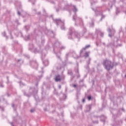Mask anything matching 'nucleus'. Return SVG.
<instances>
[{
    "mask_svg": "<svg viewBox=\"0 0 126 126\" xmlns=\"http://www.w3.org/2000/svg\"><path fill=\"white\" fill-rule=\"evenodd\" d=\"M76 76L77 78H79L80 77V75L79 74V70L78 69H77V71L76 72Z\"/></svg>",
    "mask_w": 126,
    "mask_h": 126,
    "instance_id": "11",
    "label": "nucleus"
},
{
    "mask_svg": "<svg viewBox=\"0 0 126 126\" xmlns=\"http://www.w3.org/2000/svg\"><path fill=\"white\" fill-rule=\"evenodd\" d=\"M90 35L93 37V39H94V38H95V34H93V33H90Z\"/></svg>",
    "mask_w": 126,
    "mask_h": 126,
    "instance_id": "21",
    "label": "nucleus"
},
{
    "mask_svg": "<svg viewBox=\"0 0 126 126\" xmlns=\"http://www.w3.org/2000/svg\"><path fill=\"white\" fill-rule=\"evenodd\" d=\"M116 13L117 15H118V13H120V11L119 10V9H118V8L116 9Z\"/></svg>",
    "mask_w": 126,
    "mask_h": 126,
    "instance_id": "22",
    "label": "nucleus"
},
{
    "mask_svg": "<svg viewBox=\"0 0 126 126\" xmlns=\"http://www.w3.org/2000/svg\"><path fill=\"white\" fill-rule=\"evenodd\" d=\"M68 74H69V75H73V73L72 72V71L71 70H68Z\"/></svg>",
    "mask_w": 126,
    "mask_h": 126,
    "instance_id": "14",
    "label": "nucleus"
},
{
    "mask_svg": "<svg viewBox=\"0 0 126 126\" xmlns=\"http://www.w3.org/2000/svg\"><path fill=\"white\" fill-rule=\"evenodd\" d=\"M67 37L68 39H70V40H72V39H73V37H77V32H75L74 28L70 27L69 29Z\"/></svg>",
    "mask_w": 126,
    "mask_h": 126,
    "instance_id": "3",
    "label": "nucleus"
},
{
    "mask_svg": "<svg viewBox=\"0 0 126 126\" xmlns=\"http://www.w3.org/2000/svg\"><path fill=\"white\" fill-rule=\"evenodd\" d=\"M14 106H15V105H14V104H12V107L13 108H14Z\"/></svg>",
    "mask_w": 126,
    "mask_h": 126,
    "instance_id": "35",
    "label": "nucleus"
},
{
    "mask_svg": "<svg viewBox=\"0 0 126 126\" xmlns=\"http://www.w3.org/2000/svg\"><path fill=\"white\" fill-rule=\"evenodd\" d=\"M51 2H52V3H55V2L54 1Z\"/></svg>",
    "mask_w": 126,
    "mask_h": 126,
    "instance_id": "43",
    "label": "nucleus"
},
{
    "mask_svg": "<svg viewBox=\"0 0 126 126\" xmlns=\"http://www.w3.org/2000/svg\"><path fill=\"white\" fill-rule=\"evenodd\" d=\"M55 45H60V43H55Z\"/></svg>",
    "mask_w": 126,
    "mask_h": 126,
    "instance_id": "38",
    "label": "nucleus"
},
{
    "mask_svg": "<svg viewBox=\"0 0 126 126\" xmlns=\"http://www.w3.org/2000/svg\"><path fill=\"white\" fill-rule=\"evenodd\" d=\"M24 96H27V97H30V96H31V94H26V93L25 92H24Z\"/></svg>",
    "mask_w": 126,
    "mask_h": 126,
    "instance_id": "18",
    "label": "nucleus"
},
{
    "mask_svg": "<svg viewBox=\"0 0 126 126\" xmlns=\"http://www.w3.org/2000/svg\"><path fill=\"white\" fill-rule=\"evenodd\" d=\"M90 62H91V59L89 58V61L88 62V64H89L90 63Z\"/></svg>",
    "mask_w": 126,
    "mask_h": 126,
    "instance_id": "24",
    "label": "nucleus"
},
{
    "mask_svg": "<svg viewBox=\"0 0 126 126\" xmlns=\"http://www.w3.org/2000/svg\"><path fill=\"white\" fill-rule=\"evenodd\" d=\"M33 11H34V12H36L37 11V10H36V9H33Z\"/></svg>",
    "mask_w": 126,
    "mask_h": 126,
    "instance_id": "36",
    "label": "nucleus"
},
{
    "mask_svg": "<svg viewBox=\"0 0 126 126\" xmlns=\"http://www.w3.org/2000/svg\"><path fill=\"white\" fill-rule=\"evenodd\" d=\"M67 10H68L70 14H71V10L74 13V15H73V20L75 21V25L76 26H81L83 27L84 26V22L82 18L77 17L76 12L78 11L77 8L75 5H67L66 6Z\"/></svg>",
    "mask_w": 126,
    "mask_h": 126,
    "instance_id": "1",
    "label": "nucleus"
},
{
    "mask_svg": "<svg viewBox=\"0 0 126 126\" xmlns=\"http://www.w3.org/2000/svg\"><path fill=\"white\" fill-rule=\"evenodd\" d=\"M55 22L57 25H62V24H63L64 21H62L61 19H55Z\"/></svg>",
    "mask_w": 126,
    "mask_h": 126,
    "instance_id": "8",
    "label": "nucleus"
},
{
    "mask_svg": "<svg viewBox=\"0 0 126 126\" xmlns=\"http://www.w3.org/2000/svg\"><path fill=\"white\" fill-rule=\"evenodd\" d=\"M35 14H37V15H40L41 14V12H38L37 13H35Z\"/></svg>",
    "mask_w": 126,
    "mask_h": 126,
    "instance_id": "23",
    "label": "nucleus"
},
{
    "mask_svg": "<svg viewBox=\"0 0 126 126\" xmlns=\"http://www.w3.org/2000/svg\"><path fill=\"white\" fill-rule=\"evenodd\" d=\"M93 10H94L95 13V16H98V15H101L102 14V12L98 10V9L94 10V9H93Z\"/></svg>",
    "mask_w": 126,
    "mask_h": 126,
    "instance_id": "9",
    "label": "nucleus"
},
{
    "mask_svg": "<svg viewBox=\"0 0 126 126\" xmlns=\"http://www.w3.org/2000/svg\"><path fill=\"white\" fill-rule=\"evenodd\" d=\"M30 1H31V0H29Z\"/></svg>",
    "mask_w": 126,
    "mask_h": 126,
    "instance_id": "47",
    "label": "nucleus"
},
{
    "mask_svg": "<svg viewBox=\"0 0 126 126\" xmlns=\"http://www.w3.org/2000/svg\"><path fill=\"white\" fill-rule=\"evenodd\" d=\"M0 87H3V85L2 84V83H0Z\"/></svg>",
    "mask_w": 126,
    "mask_h": 126,
    "instance_id": "26",
    "label": "nucleus"
},
{
    "mask_svg": "<svg viewBox=\"0 0 126 126\" xmlns=\"http://www.w3.org/2000/svg\"><path fill=\"white\" fill-rule=\"evenodd\" d=\"M59 89H61L62 86H61V85H59Z\"/></svg>",
    "mask_w": 126,
    "mask_h": 126,
    "instance_id": "31",
    "label": "nucleus"
},
{
    "mask_svg": "<svg viewBox=\"0 0 126 126\" xmlns=\"http://www.w3.org/2000/svg\"><path fill=\"white\" fill-rule=\"evenodd\" d=\"M61 29L62 30H64V29H65V28L64 27V22L63 23V24H61Z\"/></svg>",
    "mask_w": 126,
    "mask_h": 126,
    "instance_id": "17",
    "label": "nucleus"
},
{
    "mask_svg": "<svg viewBox=\"0 0 126 126\" xmlns=\"http://www.w3.org/2000/svg\"><path fill=\"white\" fill-rule=\"evenodd\" d=\"M94 124H98V121L94 122Z\"/></svg>",
    "mask_w": 126,
    "mask_h": 126,
    "instance_id": "33",
    "label": "nucleus"
},
{
    "mask_svg": "<svg viewBox=\"0 0 126 126\" xmlns=\"http://www.w3.org/2000/svg\"><path fill=\"white\" fill-rule=\"evenodd\" d=\"M83 81H84V80H81L80 82H83Z\"/></svg>",
    "mask_w": 126,
    "mask_h": 126,
    "instance_id": "34",
    "label": "nucleus"
},
{
    "mask_svg": "<svg viewBox=\"0 0 126 126\" xmlns=\"http://www.w3.org/2000/svg\"><path fill=\"white\" fill-rule=\"evenodd\" d=\"M121 110L123 111V112H125V109H124V108H122Z\"/></svg>",
    "mask_w": 126,
    "mask_h": 126,
    "instance_id": "32",
    "label": "nucleus"
},
{
    "mask_svg": "<svg viewBox=\"0 0 126 126\" xmlns=\"http://www.w3.org/2000/svg\"><path fill=\"white\" fill-rule=\"evenodd\" d=\"M90 47H91L90 45H86L85 47L83 48L80 50V55H82L83 53H85L83 56L85 57V58H88V57H89V54H90V51H86V50H87V49H89Z\"/></svg>",
    "mask_w": 126,
    "mask_h": 126,
    "instance_id": "4",
    "label": "nucleus"
},
{
    "mask_svg": "<svg viewBox=\"0 0 126 126\" xmlns=\"http://www.w3.org/2000/svg\"><path fill=\"white\" fill-rule=\"evenodd\" d=\"M61 51H63V50H64V49H65V47L63 46H61L59 47Z\"/></svg>",
    "mask_w": 126,
    "mask_h": 126,
    "instance_id": "19",
    "label": "nucleus"
},
{
    "mask_svg": "<svg viewBox=\"0 0 126 126\" xmlns=\"http://www.w3.org/2000/svg\"><path fill=\"white\" fill-rule=\"evenodd\" d=\"M100 15H101V19H100V21H102V20H103V19H104V18L105 17H106V16L103 15V13H102L101 14H100Z\"/></svg>",
    "mask_w": 126,
    "mask_h": 126,
    "instance_id": "16",
    "label": "nucleus"
},
{
    "mask_svg": "<svg viewBox=\"0 0 126 126\" xmlns=\"http://www.w3.org/2000/svg\"><path fill=\"white\" fill-rule=\"evenodd\" d=\"M87 109L88 110L87 111L89 112V111H90V110H91V109H92L91 105H89L87 106Z\"/></svg>",
    "mask_w": 126,
    "mask_h": 126,
    "instance_id": "15",
    "label": "nucleus"
},
{
    "mask_svg": "<svg viewBox=\"0 0 126 126\" xmlns=\"http://www.w3.org/2000/svg\"><path fill=\"white\" fill-rule=\"evenodd\" d=\"M95 34H96V38H98V35H100L101 37H104V32H102L99 30H96Z\"/></svg>",
    "mask_w": 126,
    "mask_h": 126,
    "instance_id": "7",
    "label": "nucleus"
},
{
    "mask_svg": "<svg viewBox=\"0 0 126 126\" xmlns=\"http://www.w3.org/2000/svg\"><path fill=\"white\" fill-rule=\"evenodd\" d=\"M17 14H18V15H20V14H21L20 12H19V11H18V12H17Z\"/></svg>",
    "mask_w": 126,
    "mask_h": 126,
    "instance_id": "28",
    "label": "nucleus"
},
{
    "mask_svg": "<svg viewBox=\"0 0 126 126\" xmlns=\"http://www.w3.org/2000/svg\"><path fill=\"white\" fill-rule=\"evenodd\" d=\"M77 87V86L76 85H75V84H73V87Z\"/></svg>",
    "mask_w": 126,
    "mask_h": 126,
    "instance_id": "29",
    "label": "nucleus"
},
{
    "mask_svg": "<svg viewBox=\"0 0 126 126\" xmlns=\"http://www.w3.org/2000/svg\"><path fill=\"white\" fill-rule=\"evenodd\" d=\"M43 64H44V65H48V64H49V61L48 60H45L44 61H43Z\"/></svg>",
    "mask_w": 126,
    "mask_h": 126,
    "instance_id": "13",
    "label": "nucleus"
},
{
    "mask_svg": "<svg viewBox=\"0 0 126 126\" xmlns=\"http://www.w3.org/2000/svg\"><path fill=\"white\" fill-rule=\"evenodd\" d=\"M57 58H58V59H59V60H60V61H62V59L61 58V56H57Z\"/></svg>",
    "mask_w": 126,
    "mask_h": 126,
    "instance_id": "25",
    "label": "nucleus"
},
{
    "mask_svg": "<svg viewBox=\"0 0 126 126\" xmlns=\"http://www.w3.org/2000/svg\"><path fill=\"white\" fill-rule=\"evenodd\" d=\"M65 77L64 76H63L62 77H61V75L60 74L55 75L54 77V80L56 82H60L61 80H64V78Z\"/></svg>",
    "mask_w": 126,
    "mask_h": 126,
    "instance_id": "5",
    "label": "nucleus"
},
{
    "mask_svg": "<svg viewBox=\"0 0 126 126\" xmlns=\"http://www.w3.org/2000/svg\"><path fill=\"white\" fill-rule=\"evenodd\" d=\"M102 64L107 71H110L111 69L114 68V63L108 59L103 60Z\"/></svg>",
    "mask_w": 126,
    "mask_h": 126,
    "instance_id": "2",
    "label": "nucleus"
},
{
    "mask_svg": "<svg viewBox=\"0 0 126 126\" xmlns=\"http://www.w3.org/2000/svg\"><path fill=\"white\" fill-rule=\"evenodd\" d=\"M90 27H94V21L92 20V22L89 23Z\"/></svg>",
    "mask_w": 126,
    "mask_h": 126,
    "instance_id": "12",
    "label": "nucleus"
},
{
    "mask_svg": "<svg viewBox=\"0 0 126 126\" xmlns=\"http://www.w3.org/2000/svg\"><path fill=\"white\" fill-rule=\"evenodd\" d=\"M20 61H21V60H20V59H18V60H17L18 62H20Z\"/></svg>",
    "mask_w": 126,
    "mask_h": 126,
    "instance_id": "39",
    "label": "nucleus"
},
{
    "mask_svg": "<svg viewBox=\"0 0 126 126\" xmlns=\"http://www.w3.org/2000/svg\"><path fill=\"white\" fill-rule=\"evenodd\" d=\"M87 99H88V100H89V101H90V100H91V99H92V96H91V95H88Z\"/></svg>",
    "mask_w": 126,
    "mask_h": 126,
    "instance_id": "20",
    "label": "nucleus"
},
{
    "mask_svg": "<svg viewBox=\"0 0 126 126\" xmlns=\"http://www.w3.org/2000/svg\"><path fill=\"white\" fill-rule=\"evenodd\" d=\"M102 1H107V0H101Z\"/></svg>",
    "mask_w": 126,
    "mask_h": 126,
    "instance_id": "40",
    "label": "nucleus"
},
{
    "mask_svg": "<svg viewBox=\"0 0 126 126\" xmlns=\"http://www.w3.org/2000/svg\"><path fill=\"white\" fill-rule=\"evenodd\" d=\"M6 78L7 80V83H8V82H9V80H8V77H7Z\"/></svg>",
    "mask_w": 126,
    "mask_h": 126,
    "instance_id": "30",
    "label": "nucleus"
},
{
    "mask_svg": "<svg viewBox=\"0 0 126 126\" xmlns=\"http://www.w3.org/2000/svg\"><path fill=\"white\" fill-rule=\"evenodd\" d=\"M34 111H35V110H34V109H31L30 111L31 113H33Z\"/></svg>",
    "mask_w": 126,
    "mask_h": 126,
    "instance_id": "27",
    "label": "nucleus"
},
{
    "mask_svg": "<svg viewBox=\"0 0 126 126\" xmlns=\"http://www.w3.org/2000/svg\"><path fill=\"white\" fill-rule=\"evenodd\" d=\"M82 102H85V99H83V100H82Z\"/></svg>",
    "mask_w": 126,
    "mask_h": 126,
    "instance_id": "37",
    "label": "nucleus"
},
{
    "mask_svg": "<svg viewBox=\"0 0 126 126\" xmlns=\"http://www.w3.org/2000/svg\"><path fill=\"white\" fill-rule=\"evenodd\" d=\"M56 10H57V12H59V9H57Z\"/></svg>",
    "mask_w": 126,
    "mask_h": 126,
    "instance_id": "41",
    "label": "nucleus"
},
{
    "mask_svg": "<svg viewBox=\"0 0 126 126\" xmlns=\"http://www.w3.org/2000/svg\"><path fill=\"white\" fill-rule=\"evenodd\" d=\"M26 27L27 28H29V27H28V26H26Z\"/></svg>",
    "mask_w": 126,
    "mask_h": 126,
    "instance_id": "42",
    "label": "nucleus"
},
{
    "mask_svg": "<svg viewBox=\"0 0 126 126\" xmlns=\"http://www.w3.org/2000/svg\"><path fill=\"white\" fill-rule=\"evenodd\" d=\"M12 126H14L13 124H11Z\"/></svg>",
    "mask_w": 126,
    "mask_h": 126,
    "instance_id": "44",
    "label": "nucleus"
},
{
    "mask_svg": "<svg viewBox=\"0 0 126 126\" xmlns=\"http://www.w3.org/2000/svg\"><path fill=\"white\" fill-rule=\"evenodd\" d=\"M1 106H0V109H1Z\"/></svg>",
    "mask_w": 126,
    "mask_h": 126,
    "instance_id": "45",
    "label": "nucleus"
},
{
    "mask_svg": "<svg viewBox=\"0 0 126 126\" xmlns=\"http://www.w3.org/2000/svg\"><path fill=\"white\" fill-rule=\"evenodd\" d=\"M125 77H126V74L125 75Z\"/></svg>",
    "mask_w": 126,
    "mask_h": 126,
    "instance_id": "46",
    "label": "nucleus"
},
{
    "mask_svg": "<svg viewBox=\"0 0 126 126\" xmlns=\"http://www.w3.org/2000/svg\"><path fill=\"white\" fill-rule=\"evenodd\" d=\"M32 65H33L34 68H38V63L36 61H34L32 63Z\"/></svg>",
    "mask_w": 126,
    "mask_h": 126,
    "instance_id": "10",
    "label": "nucleus"
},
{
    "mask_svg": "<svg viewBox=\"0 0 126 126\" xmlns=\"http://www.w3.org/2000/svg\"><path fill=\"white\" fill-rule=\"evenodd\" d=\"M107 31L109 33L108 36L110 37V38H112V36H114L115 35V30H111V28H108L107 29Z\"/></svg>",
    "mask_w": 126,
    "mask_h": 126,
    "instance_id": "6",
    "label": "nucleus"
}]
</instances>
